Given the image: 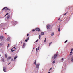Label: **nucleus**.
Returning <instances> with one entry per match:
<instances>
[{"mask_svg": "<svg viewBox=\"0 0 73 73\" xmlns=\"http://www.w3.org/2000/svg\"><path fill=\"white\" fill-rule=\"evenodd\" d=\"M32 32H35V30L33 29L32 30Z\"/></svg>", "mask_w": 73, "mask_h": 73, "instance_id": "26", "label": "nucleus"}, {"mask_svg": "<svg viewBox=\"0 0 73 73\" xmlns=\"http://www.w3.org/2000/svg\"><path fill=\"white\" fill-rule=\"evenodd\" d=\"M53 58L52 57V59H53Z\"/></svg>", "mask_w": 73, "mask_h": 73, "instance_id": "47", "label": "nucleus"}, {"mask_svg": "<svg viewBox=\"0 0 73 73\" xmlns=\"http://www.w3.org/2000/svg\"><path fill=\"white\" fill-rule=\"evenodd\" d=\"M52 69H53V68H51L50 69V70H49L50 71Z\"/></svg>", "mask_w": 73, "mask_h": 73, "instance_id": "28", "label": "nucleus"}, {"mask_svg": "<svg viewBox=\"0 0 73 73\" xmlns=\"http://www.w3.org/2000/svg\"><path fill=\"white\" fill-rule=\"evenodd\" d=\"M52 42H51L49 43V46H50V44H52Z\"/></svg>", "mask_w": 73, "mask_h": 73, "instance_id": "21", "label": "nucleus"}, {"mask_svg": "<svg viewBox=\"0 0 73 73\" xmlns=\"http://www.w3.org/2000/svg\"><path fill=\"white\" fill-rule=\"evenodd\" d=\"M0 39L1 40H3L4 39V36H1L0 37Z\"/></svg>", "mask_w": 73, "mask_h": 73, "instance_id": "6", "label": "nucleus"}, {"mask_svg": "<svg viewBox=\"0 0 73 73\" xmlns=\"http://www.w3.org/2000/svg\"><path fill=\"white\" fill-rule=\"evenodd\" d=\"M8 15V13H7L5 15V16H6V15Z\"/></svg>", "mask_w": 73, "mask_h": 73, "instance_id": "34", "label": "nucleus"}, {"mask_svg": "<svg viewBox=\"0 0 73 73\" xmlns=\"http://www.w3.org/2000/svg\"><path fill=\"white\" fill-rule=\"evenodd\" d=\"M2 60V61H3V62H4V59H3Z\"/></svg>", "mask_w": 73, "mask_h": 73, "instance_id": "31", "label": "nucleus"}, {"mask_svg": "<svg viewBox=\"0 0 73 73\" xmlns=\"http://www.w3.org/2000/svg\"><path fill=\"white\" fill-rule=\"evenodd\" d=\"M60 30H61V29H60V28L59 27L58 29V31L59 32H60Z\"/></svg>", "mask_w": 73, "mask_h": 73, "instance_id": "11", "label": "nucleus"}, {"mask_svg": "<svg viewBox=\"0 0 73 73\" xmlns=\"http://www.w3.org/2000/svg\"><path fill=\"white\" fill-rule=\"evenodd\" d=\"M38 49L37 48L36 49V52L37 51V50H38Z\"/></svg>", "mask_w": 73, "mask_h": 73, "instance_id": "36", "label": "nucleus"}, {"mask_svg": "<svg viewBox=\"0 0 73 73\" xmlns=\"http://www.w3.org/2000/svg\"><path fill=\"white\" fill-rule=\"evenodd\" d=\"M67 42H68V40H67L64 42V43H66Z\"/></svg>", "mask_w": 73, "mask_h": 73, "instance_id": "25", "label": "nucleus"}, {"mask_svg": "<svg viewBox=\"0 0 73 73\" xmlns=\"http://www.w3.org/2000/svg\"><path fill=\"white\" fill-rule=\"evenodd\" d=\"M38 41V40L37 39V40L35 42H37V41Z\"/></svg>", "mask_w": 73, "mask_h": 73, "instance_id": "32", "label": "nucleus"}, {"mask_svg": "<svg viewBox=\"0 0 73 73\" xmlns=\"http://www.w3.org/2000/svg\"><path fill=\"white\" fill-rule=\"evenodd\" d=\"M9 17H10V16L8 15L7 17V19H9Z\"/></svg>", "mask_w": 73, "mask_h": 73, "instance_id": "12", "label": "nucleus"}, {"mask_svg": "<svg viewBox=\"0 0 73 73\" xmlns=\"http://www.w3.org/2000/svg\"><path fill=\"white\" fill-rule=\"evenodd\" d=\"M60 21H61V20Z\"/></svg>", "mask_w": 73, "mask_h": 73, "instance_id": "49", "label": "nucleus"}, {"mask_svg": "<svg viewBox=\"0 0 73 73\" xmlns=\"http://www.w3.org/2000/svg\"><path fill=\"white\" fill-rule=\"evenodd\" d=\"M3 45V44H2V43H0V46H1V45Z\"/></svg>", "mask_w": 73, "mask_h": 73, "instance_id": "27", "label": "nucleus"}, {"mask_svg": "<svg viewBox=\"0 0 73 73\" xmlns=\"http://www.w3.org/2000/svg\"><path fill=\"white\" fill-rule=\"evenodd\" d=\"M23 46H25V43H23Z\"/></svg>", "mask_w": 73, "mask_h": 73, "instance_id": "23", "label": "nucleus"}, {"mask_svg": "<svg viewBox=\"0 0 73 73\" xmlns=\"http://www.w3.org/2000/svg\"><path fill=\"white\" fill-rule=\"evenodd\" d=\"M11 57H9L7 58V60H9V59H11Z\"/></svg>", "mask_w": 73, "mask_h": 73, "instance_id": "17", "label": "nucleus"}, {"mask_svg": "<svg viewBox=\"0 0 73 73\" xmlns=\"http://www.w3.org/2000/svg\"><path fill=\"white\" fill-rule=\"evenodd\" d=\"M71 61L73 62V56L71 57Z\"/></svg>", "mask_w": 73, "mask_h": 73, "instance_id": "13", "label": "nucleus"}, {"mask_svg": "<svg viewBox=\"0 0 73 73\" xmlns=\"http://www.w3.org/2000/svg\"><path fill=\"white\" fill-rule=\"evenodd\" d=\"M22 43H23V42H21V44H22Z\"/></svg>", "mask_w": 73, "mask_h": 73, "instance_id": "44", "label": "nucleus"}, {"mask_svg": "<svg viewBox=\"0 0 73 73\" xmlns=\"http://www.w3.org/2000/svg\"><path fill=\"white\" fill-rule=\"evenodd\" d=\"M5 58H7V54H5Z\"/></svg>", "mask_w": 73, "mask_h": 73, "instance_id": "16", "label": "nucleus"}, {"mask_svg": "<svg viewBox=\"0 0 73 73\" xmlns=\"http://www.w3.org/2000/svg\"><path fill=\"white\" fill-rule=\"evenodd\" d=\"M27 36H29V34H27Z\"/></svg>", "mask_w": 73, "mask_h": 73, "instance_id": "39", "label": "nucleus"}, {"mask_svg": "<svg viewBox=\"0 0 73 73\" xmlns=\"http://www.w3.org/2000/svg\"><path fill=\"white\" fill-rule=\"evenodd\" d=\"M17 57V56H16L14 58V60H15V59H16V58Z\"/></svg>", "mask_w": 73, "mask_h": 73, "instance_id": "15", "label": "nucleus"}, {"mask_svg": "<svg viewBox=\"0 0 73 73\" xmlns=\"http://www.w3.org/2000/svg\"><path fill=\"white\" fill-rule=\"evenodd\" d=\"M9 45H10V44H9H9L7 46V47L8 48L9 46Z\"/></svg>", "mask_w": 73, "mask_h": 73, "instance_id": "24", "label": "nucleus"}, {"mask_svg": "<svg viewBox=\"0 0 73 73\" xmlns=\"http://www.w3.org/2000/svg\"><path fill=\"white\" fill-rule=\"evenodd\" d=\"M41 35H42H42H44V32H41Z\"/></svg>", "mask_w": 73, "mask_h": 73, "instance_id": "9", "label": "nucleus"}, {"mask_svg": "<svg viewBox=\"0 0 73 73\" xmlns=\"http://www.w3.org/2000/svg\"><path fill=\"white\" fill-rule=\"evenodd\" d=\"M64 60V58H62V61H63Z\"/></svg>", "mask_w": 73, "mask_h": 73, "instance_id": "37", "label": "nucleus"}, {"mask_svg": "<svg viewBox=\"0 0 73 73\" xmlns=\"http://www.w3.org/2000/svg\"><path fill=\"white\" fill-rule=\"evenodd\" d=\"M9 39H10V38H9V37L7 39V40L9 41Z\"/></svg>", "mask_w": 73, "mask_h": 73, "instance_id": "18", "label": "nucleus"}, {"mask_svg": "<svg viewBox=\"0 0 73 73\" xmlns=\"http://www.w3.org/2000/svg\"><path fill=\"white\" fill-rule=\"evenodd\" d=\"M73 48H72L71 49V52H70V55H72V51H73Z\"/></svg>", "mask_w": 73, "mask_h": 73, "instance_id": "7", "label": "nucleus"}, {"mask_svg": "<svg viewBox=\"0 0 73 73\" xmlns=\"http://www.w3.org/2000/svg\"><path fill=\"white\" fill-rule=\"evenodd\" d=\"M13 59H12V60H11V61H13Z\"/></svg>", "mask_w": 73, "mask_h": 73, "instance_id": "45", "label": "nucleus"}, {"mask_svg": "<svg viewBox=\"0 0 73 73\" xmlns=\"http://www.w3.org/2000/svg\"><path fill=\"white\" fill-rule=\"evenodd\" d=\"M25 41L26 42H27V39H26V40H25Z\"/></svg>", "mask_w": 73, "mask_h": 73, "instance_id": "38", "label": "nucleus"}, {"mask_svg": "<svg viewBox=\"0 0 73 73\" xmlns=\"http://www.w3.org/2000/svg\"><path fill=\"white\" fill-rule=\"evenodd\" d=\"M60 18H59L58 19V20H60Z\"/></svg>", "mask_w": 73, "mask_h": 73, "instance_id": "40", "label": "nucleus"}, {"mask_svg": "<svg viewBox=\"0 0 73 73\" xmlns=\"http://www.w3.org/2000/svg\"><path fill=\"white\" fill-rule=\"evenodd\" d=\"M39 39H40V38H41V35H39Z\"/></svg>", "mask_w": 73, "mask_h": 73, "instance_id": "22", "label": "nucleus"}, {"mask_svg": "<svg viewBox=\"0 0 73 73\" xmlns=\"http://www.w3.org/2000/svg\"><path fill=\"white\" fill-rule=\"evenodd\" d=\"M6 34H7V33H5V35H6Z\"/></svg>", "mask_w": 73, "mask_h": 73, "instance_id": "42", "label": "nucleus"}, {"mask_svg": "<svg viewBox=\"0 0 73 73\" xmlns=\"http://www.w3.org/2000/svg\"><path fill=\"white\" fill-rule=\"evenodd\" d=\"M5 9L6 10H7L8 11H10L11 9H10L8 8L7 7H4L2 9V11H4Z\"/></svg>", "mask_w": 73, "mask_h": 73, "instance_id": "1", "label": "nucleus"}, {"mask_svg": "<svg viewBox=\"0 0 73 73\" xmlns=\"http://www.w3.org/2000/svg\"><path fill=\"white\" fill-rule=\"evenodd\" d=\"M67 13H65L63 15L64 16H65V15H66Z\"/></svg>", "mask_w": 73, "mask_h": 73, "instance_id": "30", "label": "nucleus"}, {"mask_svg": "<svg viewBox=\"0 0 73 73\" xmlns=\"http://www.w3.org/2000/svg\"><path fill=\"white\" fill-rule=\"evenodd\" d=\"M39 66H40L39 64H37L36 65V68H39Z\"/></svg>", "mask_w": 73, "mask_h": 73, "instance_id": "8", "label": "nucleus"}, {"mask_svg": "<svg viewBox=\"0 0 73 73\" xmlns=\"http://www.w3.org/2000/svg\"><path fill=\"white\" fill-rule=\"evenodd\" d=\"M29 38L28 37L27 39V41H28V40H29Z\"/></svg>", "mask_w": 73, "mask_h": 73, "instance_id": "29", "label": "nucleus"}, {"mask_svg": "<svg viewBox=\"0 0 73 73\" xmlns=\"http://www.w3.org/2000/svg\"><path fill=\"white\" fill-rule=\"evenodd\" d=\"M67 9H68V10H69V8H68Z\"/></svg>", "mask_w": 73, "mask_h": 73, "instance_id": "43", "label": "nucleus"}, {"mask_svg": "<svg viewBox=\"0 0 73 73\" xmlns=\"http://www.w3.org/2000/svg\"><path fill=\"white\" fill-rule=\"evenodd\" d=\"M34 64H35V65H36V60L34 62Z\"/></svg>", "mask_w": 73, "mask_h": 73, "instance_id": "19", "label": "nucleus"}, {"mask_svg": "<svg viewBox=\"0 0 73 73\" xmlns=\"http://www.w3.org/2000/svg\"><path fill=\"white\" fill-rule=\"evenodd\" d=\"M36 31H38V32H40V29H39V28H36Z\"/></svg>", "mask_w": 73, "mask_h": 73, "instance_id": "4", "label": "nucleus"}, {"mask_svg": "<svg viewBox=\"0 0 73 73\" xmlns=\"http://www.w3.org/2000/svg\"><path fill=\"white\" fill-rule=\"evenodd\" d=\"M48 73H50V72H48Z\"/></svg>", "mask_w": 73, "mask_h": 73, "instance_id": "46", "label": "nucleus"}, {"mask_svg": "<svg viewBox=\"0 0 73 73\" xmlns=\"http://www.w3.org/2000/svg\"><path fill=\"white\" fill-rule=\"evenodd\" d=\"M16 49V48L15 47H14L13 48L11 49V51L12 52H14L15 50Z\"/></svg>", "mask_w": 73, "mask_h": 73, "instance_id": "2", "label": "nucleus"}, {"mask_svg": "<svg viewBox=\"0 0 73 73\" xmlns=\"http://www.w3.org/2000/svg\"><path fill=\"white\" fill-rule=\"evenodd\" d=\"M46 38L45 39V40L44 41V42H46Z\"/></svg>", "mask_w": 73, "mask_h": 73, "instance_id": "20", "label": "nucleus"}, {"mask_svg": "<svg viewBox=\"0 0 73 73\" xmlns=\"http://www.w3.org/2000/svg\"><path fill=\"white\" fill-rule=\"evenodd\" d=\"M39 49H40V47H38V50H39Z\"/></svg>", "mask_w": 73, "mask_h": 73, "instance_id": "35", "label": "nucleus"}, {"mask_svg": "<svg viewBox=\"0 0 73 73\" xmlns=\"http://www.w3.org/2000/svg\"><path fill=\"white\" fill-rule=\"evenodd\" d=\"M54 33H52L51 34V36H53L54 35Z\"/></svg>", "mask_w": 73, "mask_h": 73, "instance_id": "14", "label": "nucleus"}, {"mask_svg": "<svg viewBox=\"0 0 73 73\" xmlns=\"http://www.w3.org/2000/svg\"><path fill=\"white\" fill-rule=\"evenodd\" d=\"M11 64V63H9L8 64V65H9V64Z\"/></svg>", "mask_w": 73, "mask_h": 73, "instance_id": "41", "label": "nucleus"}, {"mask_svg": "<svg viewBox=\"0 0 73 73\" xmlns=\"http://www.w3.org/2000/svg\"><path fill=\"white\" fill-rule=\"evenodd\" d=\"M47 29H50V25H48L47 26Z\"/></svg>", "mask_w": 73, "mask_h": 73, "instance_id": "5", "label": "nucleus"}, {"mask_svg": "<svg viewBox=\"0 0 73 73\" xmlns=\"http://www.w3.org/2000/svg\"><path fill=\"white\" fill-rule=\"evenodd\" d=\"M58 54L57 53H56L55 54L54 56V59H55L56 58Z\"/></svg>", "mask_w": 73, "mask_h": 73, "instance_id": "3", "label": "nucleus"}, {"mask_svg": "<svg viewBox=\"0 0 73 73\" xmlns=\"http://www.w3.org/2000/svg\"><path fill=\"white\" fill-rule=\"evenodd\" d=\"M3 70L4 72H7V71H6V70H5V69H4V67H3Z\"/></svg>", "mask_w": 73, "mask_h": 73, "instance_id": "10", "label": "nucleus"}, {"mask_svg": "<svg viewBox=\"0 0 73 73\" xmlns=\"http://www.w3.org/2000/svg\"><path fill=\"white\" fill-rule=\"evenodd\" d=\"M0 56H1V55L0 54Z\"/></svg>", "mask_w": 73, "mask_h": 73, "instance_id": "48", "label": "nucleus"}, {"mask_svg": "<svg viewBox=\"0 0 73 73\" xmlns=\"http://www.w3.org/2000/svg\"><path fill=\"white\" fill-rule=\"evenodd\" d=\"M55 63V61H53V64H54Z\"/></svg>", "mask_w": 73, "mask_h": 73, "instance_id": "33", "label": "nucleus"}]
</instances>
